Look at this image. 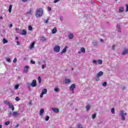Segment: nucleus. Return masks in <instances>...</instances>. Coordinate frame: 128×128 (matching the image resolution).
Wrapping results in <instances>:
<instances>
[{"mask_svg": "<svg viewBox=\"0 0 128 128\" xmlns=\"http://www.w3.org/2000/svg\"><path fill=\"white\" fill-rule=\"evenodd\" d=\"M44 14V10L42 8H38L37 9L36 12V18H40V16H42Z\"/></svg>", "mask_w": 128, "mask_h": 128, "instance_id": "obj_1", "label": "nucleus"}, {"mask_svg": "<svg viewBox=\"0 0 128 128\" xmlns=\"http://www.w3.org/2000/svg\"><path fill=\"white\" fill-rule=\"evenodd\" d=\"M4 102L6 106H8V108H10L12 112L14 110V104H12V102L6 100L4 101Z\"/></svg>", "mask_w": 128, "mask_h": 128, "instance_id": "obj_2", "label": "nucleus"}, {"mask_svg": "<svg viewBox=\"0 0 128 128\" xmlns=\"http://www.w3.org/2000/svg\"><path fill=\"white\" fill-rule=\"evenodd\" d=\"M92 64H95L96 66L98 64H100V66H101V64H102V60L100 59L98 60H93Z\"/></svg>", "mask_w": 128, "mask_h": 128, "instance_id": "obj_3", "label": "nucleus"}, {"mask_svg": "<svg viewBox=\"0 0 128 128\" xmlns=\"http://www.w3.org/2000/svg\"><path fill=\"white\" fill-rule=\"evenodd\" d=\"M128 114V113L124 112H120V116L122 118V120H126V116Z\"/></svg>", "mask_w": 128, "mask_h": 128, "instance_id": "obj_4", "label": "nucleus"}, {"mask_svg": "<svg viewBox=\"0 0 128 128\" xmlns=\"http://www.w3.org/2000/svg\"><path fill=\"white\" fill-rule=\"evenodd\" d=\"M54 52H60V47L58 45H56L54 46Z\"/></svg>", "mask_w": 128, "mask_h": 128, "instance_id": "obj_5", "label": "nucleus"}, {"mask_svg": "<svg viewBox=\"0 0 128 128\" xmlns=\"http://www.w3.org/2000/svg\"><path fill=\"white\" fill-rule=\"evenodd\" d=\"M48 92V90L46 88H44L42 90V93L40 94V98H43L44 94H46Z\"/></svg>", "mask_w": 128, "mask_h": 128, "instance_id": "obj_6", "label": "nucleus"}, {"mask_svg": "<svg viewBox=\"0 0 128 128\" xmlns=\"http://www.w3.org/2000/svg\"><path fill=\"white\" fill-rule=\"evenodd\" d=\"M74 88H76V84H72L70 88V90H72V94L74 93Z\"/></svg>", "mask_w": 128, "mask_h": 128, "instance_id": "obj_7", "label": "nucleus"}, {"mask_svg": "<svg viewBox=\"0 0 128 128\" xmlns=\"http://www.w3.org/2000/svg\"><path fill=\"white\" fill-rule=\"evenodd\" d=\"M30 86H32V88H36V80H34L30 84Z\"/></svg>", "mask_w": 128, "mask_h": 128, "instance_id": "obj_8", "label": "nucleus"}, {"mask_svg": "<svg viewBox=\"0 0 128 128\" xmlns=\"http://www.w3.org/2000/svg\"><path fill=\"white\" fill-rule=\"evenodd\" d=\"M128 54V48H124V50L122 52V56H126V54Z\"/></svg>", "mask_w": 128, "mask_h": 128, "instance_id": "obj_9", "label": "nucleus"}, {"mask_svg": "<svg viewBox=\"0 0 128 128\" xmlns=\"http://www.w3.org/2000/svg\"><path fill=\"white\" fill-rule=\"evenodd\" d=\"M104 76V72H102V71L99 72L96 74V76H97L98 78H100V76Z\"/></svg>", "mask_w": 128, "mask_h": 128, "instance_id": "obj_10", "label": "nucleus"}, {"mask_svg": "<svg viewBox=\"0 0 128 128\" xmlns=\"http://www.w3.org/2000/svg\"><path fill=\"white\" fill-rule=\"evenodd\" d=\"M12 116H14V118H16V116H20V113L18 112H12Z\"/></svg>", "mask_w": 128, "mask_h": 128, "instance_id": "obj_11", "label": "nucleus"}, {"mask_svg": "<svg viewBox=\"0 0 128 128\" xmlns=\"http://www.w3.org/2000/svg\"><path fill=\"white\" fill-rule=\"evenodd\" d=\"M52 112H56V114H58V112H60V110H58V108H52Z\"/></svg>", "mask_w": 128, "mask_h": 128, "instance_id": "obj_12", "label": "nucleus"}, {"mask_svg": "<svg viewBox=\"0 0 128 128\" xmlns=\"http://www.w3.org/2000/svg\"><path fill=\"white\" fill-rule=\"evenodd\" d=\"M30 68V66H26L24 68V72L25 73H26L28 72V69Z\"/></svg>", "mask_w": 128, "mask_h": 128, "instance_id": "obj_13", "label": "nucleus"}, {"mask_svg": "<svg viewBox=\"0 0 128 128\" xmlns=\"http://www.w3.org/2000/svg\"><path fill=\"white\" fill-rule=\"evenodd\" d=\"M71 80L70 79L68 78H66L64 82V84H70Z\"/></svg>", "mask_w": 128, "mask_h": 128, "instance_id": "obj_14", "label": "nucleus"}, {"mask_svg": "<svg viewBox=\"0 0 128 128\" xmlns=\"http://www.w3.org/2000/svg\"><path fill=\"white\" fill-rule=\"evenodd\" d=\"M36 42H32L30 46V50H32V48H34V44H35Z\"/></svg>", "mask_w": 128, "mask_h": 128, "instance_id": "obj_15", "label": "nucleus"}, {"mask_svg": "<svg viewBox=\"0 0 128 128\" xmlns=\"http://www.w3.org/2000/svg\"><path fill=\"white\" fill-rule=\"evenodd\" d=\"M56 32H58V30L56 29V28L55 27L52 30V34H56Z\"/></svg>", "mask_w": 128, "mask_h": 128, "instance_id": "obj_16", "label": "nucleus"}, {"mask_svg": "<svg viewBox=\"0 0 128 128\" xmlns=\"http://www.w3.org/2000/svg\"><path fill=\"white\" fill-rule=\"evenodd\" d=\"M44 108H42L41 110H40V112L39 113L40 116H42V114H44Z\"/></svg>", "mask_w": 128, "mask_h": 128, "instance_id": "obj_17", "label": "nucleus"}, {"mask_svg": "<svg viewBox=\"0 0 128 128\" xmlns=\"http://www.w3.org/2000/svg\"><path fill=\"white\" fill-rule=\"evenodd\" d=\"M20 34L22 36H26V30H23L22 32L20 33Z\"/></svg>", "mask_w": 128, "mask_h": 128, "instance_id": "obj_18", "label": "nucleus"}, {"mask_svg": "<svg viewBox=\"0 0 128 128\" xmlns=\"http://www.w3.org/2000/svg\"><path fill=\"white\" fill-rule=\"evenodd\" d=\"M116 28L118 32H122V30H120V26L118 24L116 26Z\"/></svg>", "mask_w": 128, "mask_h": 128, "instance_id": "obj_19", "label": "nucleus"}, {"mask_svg": "<svg viewBox=\"0 0 128 128\" xmlns=\"http://www.w3.org/2000/svg\"><path fill=\"white\" fill-rule=\"evenodd\" d=\"M68 37L69 38L70 40H72L74 38V34H70L68 36Z\"/></svg>", "mask_w": 128, "mask_h": 128, "instance_id": "obj_20", "label": "nucleus"}, {"mask_svg": "<svg viewBox=\"0 0 128 128\" xmlns=\"http://www.w3.org/2000/svg\"><path fill=\"white\" fill-rule=\"evenodd\" d=\"M44 64L42 65V70H44V68H46V63L45 60L44 61Z\"/></svg>", "mask_w": 128, "mask_h": 128, "instance_id": "obj_21", "label": "nucleus"}, {"mask_svg": "<svg viewBox=\"0 0 128 128\" xmlns=\"http://www.w3.org/2000/svg\"><path fill=\"white\" fill-rule=\"evenodd\" d=\"M124 7L119 8V12H124Z\"/></svg>", "mask_w": 128, "mask_h": 128, "instance_id": "obj_22", "label": "nucleus"}, {"mask_svg": "<svg viewBox=\"0 0 128 128\" xmlns=\"http://www.w3.org/2000/svg\"><path fill=\"white\" fill-rule=\"evenodd\" d=\"M66 48L67 47L66 46L63 50H62V52H61L62 54H64V52H66Z\"/></svg>", "mask_w": 128, "mask_h": 128, "instance_id": "obj_23", "label": "nucleus"}, {"mask_svg": "<svg viewBox=\"0 0 128 128\" xmlns=\"http://www.w3.org/2000/svg\"><path fill=\"white\" fill-rule=\"evenodd\" d=\"M12 4L10 5L9 9H8V12H9L10 14V12H12Z\"/></svg>", "mask_w": 128, "mask_h": 128, "instance_id": "obj_24", "label": "nucleus"}, {"mask_svg": "<svg viewBox=\"0 0 128 128\" xmlns=\"http://www.w3.org/2000/svg\"><path fill=\"white\" fill-rule=\"evenodd\" d=\"M90 104L87 105L86 106V110L88 112L90 110Z\"/></svg>", "mask_w": 128, "mask_h": 128, "instance_id": "obj_25", "label": "nucleus"}, {"mask_svg": "<svg viewBox=\"0 0 128 128\" xmlns=\"http://www.w3.org/2000/svg\"><path fill=\"white\" fill-rule=\"evenodd\" d=\"M80 50L82 54H84V52H86V49H84V48H81Z\"/></svg>", "mask_w": 128, "mask_h": 128, "instance_id": "obj_26", "label": "nucleus"}, {"mask_svg": "<svg viewBox=\"0 0 128 128\" xmlns=\"http://www.w3.org/2000/svg\"><path fill=\"white\" fill-rule=\"evenodd\" d=\"M2 42H3V44H8V40H6V39L4 38H3Z\"/></svg>", "mask_w": 128, "mask_h": 128, "instance_id": "obj_27", "label": "nucleus"}, {"mask_svg": "<svg viewBox=\"0 0 128 128\" xmlns=\"http://www.w3.org/2000/svg\"><path fill=\"white\" fill-rule=\"evenodd\" d=\"M27 88H28V90H32V88H30V84L29 83H28Z\"/></svg>", "mask_w": 128, "mask_h": 128, "instance_id": "obj_28", "label": "nucleus"}, {"mask_svg": "<svg viewBox=\"0 0 128 128\" xmlns=\"http://www.w3.org/2000/svg\"><path fill=\"white\" fill-rule=\"evenodd\" d=\"M102 86H108V82H104L102 84Z\"/></svg>", "mask_w": 128, "mask_h": 128, "instance_id": "obj_29", "label": "nucleus"}, {"mask_svg": "<svg viewBox=\"0 0 128 128\" xmlns=\"http://www.w3.org/2000/svg\"><path fill=\"white\" fill-rule=\"evenodd\" d=\"M96 118V114H94L92 115V119L94 120V118Z\"/></svg>", "mask_w": 128, "mask_h": 128, "instance_id": "obj_30", "label": "nucleus"}, {"mask_svg": "<svg viewBox=\"0 0 128 128\" xmlns=\"http://www.w3.org/2000/svg\"><path fill=\"white\" fill-rule=\"evenodd\" d=\"M27 14H28L29 16H32V10H30L28 12H27Z\"/></svg>", "mask_w": 128, "mask_h": 128, "instance_id": "obj_31", "label": "nucleus"}, {"mask_svg": "<svg viewBox=\"0 0 128 128\" xmlns=\"http://www.w3.org/2000/svg\"><path fill=\"white\" fill-rule=\"evenodd\" d=\"M93 46H98V42L96 41L94 42Z\"/></svg>", "mask_w": 128, "mask_h": 128, "instance_id": "obj_32", "label": "nucleus"}, {"mask_svg": "<svg viewBox=\"0 0 128 128\" xmlns=\"http://www.w3.org/2000/svg\"><path fill=\"white\" fill-rule=\"evenodd\" d=\"M15 90H18V88H20V85L16 84L14 86Z\"/></svg>", "mask_w": 128, "mask_h": 128, "instance_id": "obj_33", "label": "nucleus"}, {"mask_svg": "<svg viewBox=\"0 0 128 128\" xmlns=\"http://www.w3.org/2000/svg\"><path fill=\"white\" fill-rule=\"evenodd\" d=\"M48 20H50L48 18L46 20H44V24H48Z\"/></svg>", "mask_w": 128, "mask_h": 128, "instance_id": "obj_34", "label": "nucleus"}, {"mask_svg": "<svg viewBox=\"0 0 128 128\" xmlns=\"http://www.w3.org/2000/svg\"><path fill=\"white\" fill-rule=\"evenodd\" d=\"M111 112L112 114H114V108H113L111 109Z\"/></svg>", "mask_w": 128, "mask_h": 128, "instance_id": "obj_35", "label": "nucleus"}, {"mask_svg": "<svg viewBox=\"0 0 128 128\" xmlns=\"http://www.w3.org/2000/svg\"><path fill=\"white\" fill-rule=\"evenodd\" d=\"M38 80L39 84H40V82H42V78H40V77L38 76Z\"/></svg>", "mask_w": 128, "mask_h": 128, "instance_id": "obj_36", "label": "nucleus"}, {"mask_svg": "<svg viewBox=\"0 0 128 128\" xmlns=\"http://www.w3.org/2000/svg\"><path fill=\"white\" fill-rule=\"evenodd\" d=\"M10 121H7L6 122L4 123L5 126H8V124H10Z\"/></svg>", "mask_w": 128, "mask_h": 128, "instance_id": "obj_37", "label": "nucleus"}, {"mask_svg": "<svg viewBox=\"0 0 128 128\" xmlns=\"http://www.w3.org/2000/svg\"><path fill=\"white\" fill-rule=\"evenodd\" d=\"M6 61L8 62H12V60H10V58H7L6 59Z\"/></svg>", "mask_w": 128, "mask_h": 128, "instance_id": "obj_38", "label": "nucleus"}, {"mask_svg": "<svg viewBox=\"0 0 128 128\" xmlns=\"http://www.w3.org/2000/svg\"><path fill=\"white\" fill-rule=\"evenodd\" d=\"M28 30H32V26H28Z\"/></svg>", "mask_w": 128, "mask_h": 128, "instance_id": "obj_39", "label": "nucleus"}, {"mask_svg": "<svg viewBox=\"0 0 128 128\" xmlns=\"http://www.w3.org/2000/svg\"><path fill=\"white\" fill-rule=\"evenodd\" d=\"M78 128H83L81 124H78Z\"/></svg>", "mask_w": 128, "mask_h": 128, "instance_id": "obj_40", "label": "nucleus"}, {"mask_svg": "<svg viewBox=\"0 0 128 128\" xmlns=\"http://www.w3.org/2000/svg\"><path fill=\"white\" fill-rule=\"evenodd\" d=\"M48 120H50V117H49V116H47L46 118H45V120H46V122H48Z\"/></svg>", "mask_w": 128, "mask_h": 128, "instance_id": "obj_41", "label": "nucleus"}, {"mask_svg": "<svg viewBox=\"0 0 128 128\" xmlns=\"http://www.w3.org/2000/svg\"><path fill=\"white\" fill-rule=\"evenodd\" d=\"M54 92H58V88H54Z\"/></svg>", "mask_w": 128, "mask_h": 128, "instance_id": "obj_42", "label": "nucleus"}, {"mask_svg": "<svg viewBox=\"0 0 128 128\" xmlns=\"http://www.w3.org/2000/svg\"><path fill=\"white\" fill-rule=\"evenodd\" d=\"M100 77H98V76H96V82H98V80H100Z\"/></svg>", "mask_w": 128, "mask_h": 128, "instance_id": "obj_43", "label": "nucleus"}, {"mask_svg": "<svg viewBox=\"0 0 128 128\" xmlns=\"http://www.w3.org/2000/svg\"><path fill=\"white\" fill-rule=\"evenodd\" d=\"M30 62L32 64H36V62L33 61L32 60H30Z\"/></svg>", "mask_w": 128, "mask_h": 128, "instance_id": "obj_44", "label": "nucleus"}, {"mask_svg": "<svg viewBox=\"0 0 128 128\" xmlns=\"http://www.w3.org/2000/svg\"><path fill=\"white\" fill-rule=\"evenodd\" d=\"M8 116H12V112H9Z\"/></svg>", "mask_w": 128, "mask_h": 128, "instance_id": "obj_45", "label": "nucleus"}, {"mask_svg": "<svg viewBox=\"0 0 128 128\" xmlns=\"http://www.w3.org/2000/svg\"><path fill=\"white\" fill-rule=\"evenodd\" d=\"M60 0H54V4H56V2H58Z\"/></svg>", "mask_w": 128, "mask_h": 128, "instance_id": "obj_46", "label": "nucleus"}, {"mask_svg": "<svg viewBox=\"0 0 128 128\" xmlns=\"http://www.w3.org/2000/svg\"><path fill=\"white\" fill-rule=\"evenodd\" d=\"M126 12H128V4H126Z\"/></svg>", "mask_w": 128, "mask_h": 128, "instance_id": "obj_47", "label": "nucleus"}, {"mask_svg": "<svg viewBox=\"0 0 128 128\" xmlns=\"http://www.w3.org/2000/svg\"><path fill=\"white\" fill-rule=\"evenodd\" d=\"M48 12H50L52 10V8L48 6Z\"/></svg>", "mask_w": 128, "mask_h": 128, "instance_id": "obj_48", "label": "nucleus"}, {"mask_svg": "<svg viewBox=\"0 0 128 128\" xmlns=\"http://www.w3.org/2000/svg\"><path fill=\"white\" fill-rule=\"evenodd\" d=\"M16 100V102H18V100H20V98L18 97H16V98H15Z\"/></svg>", "mask_w": 128, "mask_h": 128, "instance_id": "obj_49", "label": "nucleus"}, {"mask_svg": "<svg viewBox=\"0 0 128 128\" xmlns=\"http://www.w3.org/2000/svg\"><path fill=\"white\" fill-rule=\"evenodd\" d=\"M17 60H16V58H14L13 60V62H16Z\"/></svg>", "mask_w": 128, "mask_h": 128, "instance_id": "obj_50", "label": "nucleus"}, {"mask_svg": "<svg viewBox=\"0 0 128 128\" xmlns=\"http://www.w3.org/2000/svg\"><path fill=\"white\" fill-rule=\"evenodd\" d=\"M126 90V86H122V90Z\"/></svg>", "mask_w": 128, "mask_h": 128, "instance_id": "obj_51", "label": "nucleus"}, {"mask_svg": "<svg viewBox=\"0 0 128 128\" xmlns=\"http://www.w3.org/2000/svg\"><path fill=\"white\" fill-rule=\"evenodd\" d=\"M112 50H114V45H113L112 46Z\"/></svg>", "mask_w": 128, "mask_h": 128, "instance_id": "obj_52", "label": "nucleus"}, {"mask_svg": "<svg viewBox=\"0 0 128 128\" xmlns=\"http://www.w3.org/2000/svg\"><path fill=\"white\" fill-rule=\"evenodd\" d=\"M28 0H22V2H28Z\"/></svg>", "mask_w": 128, "mask_h": 128, "instance_id": "obj_53", "label": "nucleus"}, {"mask_svg": "<svg viewBox=\"0 0 128 128\" xmlns=\"http://www.w3.org/2000/svg\"><path fill=\"white\" fill-rule=\"evenodd\" d=\"M60 20H64V18L61 16V17H60Z\"/></svg>", "mask_w": 128, "mask_h": 128, "instance_id": "obj_54", "label": "nucleus"}, {"mask_svg": "<svg viewBox=\"0 0 128 128\" xmlns=\"http://www.w3.org/2000/svg\"><path fill=\"white\" fill-rule=\"evenodd\" d=\"M100 42H104V40L100 39Z\"/></svg>", "mask_w": 128, "mask_h": 128, "instance_id": "obj_55", "label": "nucleus"}, {"mask_svg": "<svg viewBox=\"0 0 128 128\" xmlns=\"http://www.w3.org/2000/svg\"><path fill=\"white\" fill-rule=\"evenodd\" d=\"M17 46H20V42H16Z\"/></svg>", "mask_w": 128, "mask_h": 128, "instance_id": "obj_56", "label": "nucleus"}, {"mask_svg": "<svg viewBox=\"0 0 128 128\" xmlns=\"http://www.w3.org/2000/svg\"><path fill=\"white\" fill-rule=\"evenodd\" d=\"M9 27L12 28V24H10Z\"/></svg>", "mask_w": 128, "mask_h": 128, "instance_id": "obj_57", "label": "nucleus"}, {"mask_svg": "<svg viewBox=\"0 0 128 128\" xmlns=\"http://www.w3.org/2000/svg\"><path fill=\"white\" fill-rule=\"evenodd\" d=\"M23 60H27V58H23Z\"/></svg>", "mask_w": 128, "mask_h": 128, "instance_id": "obj_58", "label": "nucleus"}, {"mask_svg": "<svg viewBox=\"0 0 128 128\" xmlns=\"http://www.w3.org/2000/svg\"><path fill=\"white\" fill-rule=\"evenodd\" d=\"M42 40H43V42H46V38H44Z\"/></svg>", "mask_w": 128, "mask_h": 128, "instance_id": "obj_59", "label": "nucleus"}, {"mask_svg": "<svg viewBox=\"0 0 128 128\" xmlns=\"http://www.w3.org/2000/svg\"><path fill=\"white\" fill-rule=\"evenodd\" d=\"M102 124V122H100L98 123V124Z\"/></svg>", "mask_w": 128, "mask_h": 128, "instance_id": "obj_60", "label": "nucleus"}, {"mask_svg": "<svg viewBox=\"0 0 128 128\" xmlns=\"http://www.w3.org/2000/svg\"><path fill=\"white\" fill-rule=\"evenodd\" d=\"M4 18H2V16H0V20H2Z\"/></svg>", "mask_w": 128, "mask_h": 128, "instance_id": "obj_61", "label": "nucleus"}, {"mask_svg": "<svg viewBox=\"0 0 128 128\" xmlns=\"http://www.w3.org/2000/svg\"><path fill=\"white\" fill-rule=\"evenodd\" d=\"M16 40H18V36H16Z\"/></svg>", "mask_w": 128, "mask_h": 128, "instance_id": "obj_62", "label": "nucleus"}, {"mask_svg": "<svg viewBox=\"0 0 128 128\" xmlns=\"http://www.w3.org/2000/svg\"><path fill=\"white\" fill-rule=\"evenodd\" d=\"M38 64H39V65L40 64V62H38Z\"/></svg>", "mask_w": 128, "mask_h": 128, "instance_id": "obj_63", "label": "nucleus"}, {"mask_svg": "<svg viewBox=\"0 0 128 128\" xmlns=\"http://www.w3.org/2000/svg\"><path fill=\"white\" fill-rule=\"evenodd\" d=\"M0 128H2V124L0 125Z\"/></svg>", "mask_w": 128, "mask_h": 128, "instance_id": "obj_64", "label": "nucleus"}]
</instances>
